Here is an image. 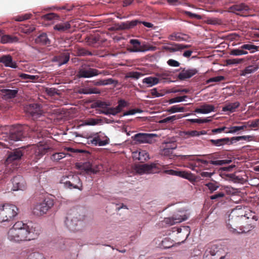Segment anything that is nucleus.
I'll return each instance as SVG.
<instances>
[{"instance_id":"69168bd1","label":"nucleus","mask_w":259,"mask_h":259,"mask_svg":"<svg viewBox=\"0 0 259 259\" xmlns=\"http://www.w3.org/2000/svg\"><path fill=\"white\" fill-rule=\"evenodd\" d=\"M58 90H57L56 88H47L46 89V92L47 93V94L50 96H53L55 95L59 94L58 93Z\"/></svg>"},{"instance_id":"a211bd4d","label":"nucleus","mask_w":259,"mask_h":259,"mask_svg":"<svg viewBox=\"0 0 259 259\" xmlns=\"http://www.w3.org/2000/svg\"><path fill=\"white\" fill-rule=\"evenodd\" d=\"M23 130V127L22 126H18L12 128L9 135L10 140L13 141L22 140L25 137Z\"/></svg>"},{"instance_id":"603ef678","label":"nucleus","mask_w":259,"mask_h":259,"mask_svg":"<svg viewBox=\"0 0 259 259\" xmlns=\"http://www.w3.org/2000/svg\"><path fill=\"white\" fill-rule=\"evenodd\" d=\"M27 224L23 223L22 222H16L14 226L11 228L9 231H12L13 230L17 231L20 229H22V227H27Z\"/></svg>"},{"instance_id":"6e6552de","label":"nucleus","mask_w":259,"mask_h":259,"mask_svg":"<svg viewBox=\"0 0 259 259\" xmlns=\"http://www.w3.org/2000/svg\"><path fill=\"white\" fill-rule=\"evenodd\" d=\"M28 230L26 227H22V229L19 230L9 231L8 238L12 241L19 242L28 240Z\"/></svg>"},{"instance_id":"393cba45","label":"nucleus","mask_w":259,"mask_h":259,"mask_svg":"<svg viewBox=\"0 0 259 259\" xmlns=\"http://www.w3.org/2000/svg\"><path fill=\"white\" fill-rule=\"evenodd\" d=\"M214 111L215 107L214 105L207 103H203L200 105L199 108H196L194 111L197 113L207 114Z\"/></svg>"},{"instance_id":"e2e57ef3","label":"nucleus","mask_w":259,"mask_h":259,"mask_svg":"<svg viewBox=\"0 0 259 259\" xmlns=\"http://www.w3.org/2000/svg\"><path fill=\"white\" fill-rule=\"evenodd\" d=\"M225 194L223 192H218L211 196H210V198L211 200H219L221 198H223L225 196Z\"/></svg>"},{"instance_id":"13d9d810","label":"nucleus","mask_w":259,"mask_h":259,"mask_svg":"<svg viewBox=\"0 0 259 259\" xmlns=\"http://www.w3.org/2000/svg\"><path fill=\"white\" fill-rule=\"evenodd\" d=\"M168 74L167 73H157L156 78L158 79V83L161 81H165L168 79Z\"/></svg>"},{"instance_id":"bb28decb","label":"nucleus","mask_w":259,"mask_h":259,"mask_svg":"<svg viewBox=\"0 0 259 259\" xmlns=\"http://www.w3.org/2000/svg\"><path fill=\"white\" fill-rule=\"evenodd\" d=\"M172 148L168 147L167 148L163 147L162 149L160 150V154L162 156L168 157L169 159H174L176 157L178 156L177 155L174 154L173 150L176 149V146H173ZM180 155L178 156L180 157ZM180 157H181L180 156ZM181 158H180L181 159Z\"/></svg>"},{"instance_id":"6e6d98bb","label":"nucleus","mask_w":259,"mask_h":259,"mask_svg":"<svg viewBox=\"0 0 259 259\" xmlns=\"http://www.w3.org/2000/svg\"><path fill=\"white\" fill-rule=\"evenodd\" d=\"M188 96H178L175 98H171L169 99V103L170 104H172L177 102H180L184 101L186 98H187Z\"/></svg>"},{"instance_id":"39448f33","label":"nucleus","mask_w":259,"mask_h":259,"mask_svg":"<svg viewBox=\"0 0 259 259\" xmlns=\"http://www.w3.org/2000/svg\"><path fill=\"white\" fill-rule=\"evenodd\" d=\"M109 74L107 71H100L98 69L91 68L89 64L83 63L79 67L76 73V76L79 78H90L99 74L107 75Z\"/></svg>"},{"instance_id":"4d7b16f0","label":"nucleus","mask_w":259,"mask_h":259,"mask_svg":"<svg viewBox=\"0 0 259 259\" xmlns=\"http://www.w3.org/2000/svg\"><path fill=\"white\" fill-rule=\"evenodd\" d=\"M243 61V59H229L226 60L227 65H234L240 64Z\"/></svg>"},{"instance_id":"72a5a7b5","label":"nucleus","mask_w":259,"mask_h":259,"mask_svg":"<svg viewBox=\"0 0 259 259\" xmlns=\"http://www.w3.org/2000/svg\"><path fill=\"white\" fill-rule=\"evenodd\" d=\"M89 141L94 145H98L99 146H105L109 143V140L108 139L104 140H101L99 136L95 137L94 138L91 139Z\"/></svg>"},{"instance_id":"3c124183","label":"nucleus","mask_w":259,"mask_h":259,"mask_svg":"<svg viewBox=\"0 0 259 259\" xmlns=\"http://www.w3.org/2000/svg\"><path fill=\"white\" fill-rule=\"evenodd\" d=\"M42 18L47 20H59L60 17L56 14L51 13H49L46 15H44L42 16Z\"/></svg>"},{"instance_id":"9d476101","label":"nucleus","mask_w":259,"mask_h":259,"mask_svg":"<svg viewBox=\"0 0 259 259\" xmlns=\"http://www.w3.org/2000/svg\"><path fill=\"white\" fill-rule=\"evenodd\" d=\"M26 112L29 115L33 120L41 117L44 112L40 105L38 104H31L25 107Z\"/></svg>"},{"instance_id":"a19ab883","label":"nucleus","mask_w":259,"mask_h":259,"mask_svg":"<svg viewBox=\"0 0 259 259\" xmlns=\"http://www.w3.org/2000/svg\"><path fill=\"white\" fill-rule=\"evenodd\" d=\"M230 55L233 56H241L248 54L246 51L243 50L241 46L239 49H233L231 50Z\"/></svg>"},{"instance_id":"5fc2aeb1","label":"nucleus","mask_w":259,"mask_h":259,"mask_svg":"<svg viewBox=\"0 0 259 259\" xmlns=\"http://www.w3.org/2000/svg\"><path fill=\"white\" fill-rule=\"evenodd\" d=\"M244 124L247 125L249 127H257L259 126V119H256L253 120L249 121L248 122H244Z\"/></svg>"},{"instance_id":"f03ea898","label":"nucleus","mask_w":259,"mask_h":259,"mask_svg":"<svg viewBox=\"0 0 259 259\" xmlns=\"http://www.w3.org/2000/svg\"><path fill=\"white\" fill-rule=\"evenodd\" d=\"M181 160H188L189 161H195L196 167L204 168L207 166L208 163H210L215 165H223L224 164H228L231 162L230 160H213L214 158L212 154L210 155H182Z\"/></svg>"},{"instance_id":"20e7f679","label":"nucleus","mask_w":259,"mask_h":259,"mask_svg":"<svg viewBox=\"0 0 259 259\" xmlns=\"http://www.w3.org/2000/svg\"><path fill=\"white\" fill-rule=\"evenodd\" d=\"M53 147L50 141L39 142L32 150L33 153L30 158V164L36 163L44 155L52 152Z\"/></svg>"},{"instance_id":"e433bc0d","label":"nucleus","mask_w":259,"mask_h":259,"mask_svg":"<svg viewBox=\"0 0 259 259\" xmlns=\"http://www.w3.org/2000/svg\"><path fill=\"white\" fill-rule=\"evenodd\" d=\"M143 83L147 84L149 87H152L158 83V79L156 77H147L143 79Z\"/></svg>"},{"instance_id":"9b49d317","label":"nucleus","mask_w":259,"mask_h":259,"mask_svg":"<svg viewBox=\"0 0 259 259\" xmlns=\"http://www.w3.org/2000/svg\"><path fill=\"white\" fill-rule=\"evenodd\" d=\"M156 137L157 135L154 134L138 133L132 138L135 143L137 144H152L155 141L154 138Z\"/></svg>"},{"instance_id":"ddd939ff","label":"nucleus","mask_w":259,"mask_h":259,"mask_svg":"<svg viewBox=\"0 0 259 259\" xmlns=\"http://www.w3.org/2000/svg\"><path fill=\"white\" fill-rule=\"evenodd\" d=\"M76 166L79 169L83 170L88 175L96 174L100 170L99 165L93 166L90 162H87L82 163H77Z\"/></svg>"},{"instance_id":"4468645a","label":"nucleus","mask_w":259,"mask_h":259,"mask_svg":"<svg viewBox=\"0 0 259 259\" xmlns=\"http://www.w3.org/2000/svg\"><path fill=\"white\" fill-rule=\"evenodd\" d=\"M221 253H224V250L220 246L216 244H213L208 248L205 253V259H212L219 257Z\"/></svg>"},{"instance_id":"0e129e2a","label":"nucleus","mask_w":259,"mask_h":259,"mask_svg":"<svg viewBox=\"0 0 259 259\" xmlns=\"http://www.w3.org/2000/svg\"><path fill=\"white\" fill-rule=\"evenodd\" d=\"M205 186H206L208 187V189L211 192L215 191L219 188V186L218 185L216 182L208 183L206 184H205Z\"/></svg>"},{"instance_id":"49530a36","label":"nucleus","mask_w":259,"mask_h":259,"mask_svg":"<svg viewBox=\"0 0 259 259\" xmlns=\"http://www.w3.org/2000/svg\"><path fill=\"white\" fill-rule=\"evenodd\" d=\"M143 74L141 72L132 71L128 72L125 76V78H132L135 79H139Z\"/></svg>"},{"instance_id":"c756f323","label":"nucleus","mask_w":259,"mask_h":259,"mask_svg":"<svg viewBox=\"0 0 259 259\" xmlns=\"http://www.w3.org/2000/svg\"><path fill=\"white\" fill-rule=\"evenodd\" d=\"M258 65L256 64H253L246 67L243 70L240 72V75L242 76H246L247 74L252 73L258 69Z\"/></svg>"},{"instance_id":"7c9ffc66","label":"nucleus","mask_w":259,"mask_h":259,"mask_svg":"<svg viewBox=\"0 0 259 259\" xmlns=\"http://www.w3.org/2000/svg\"><path fill=\"white\" fill-rule=\"evenodd\" d=\"M18 92V90L17 89H3L2 90V93L5 99H10L15 98Z\"/></svg>"},{"instance_id":"052dcab7","label":"nucleus","mask_w":259,"mask_h":259,"mask_svg":"<svg viewBox=\"0 0 259 259\" xmlns=\"http://www.w3.org/2000/svg\"><path fill=\"white\" fill-rule=\"evenodd\" d=\"M189 121L191 123H204L209 122L210 120L207 118L190 119Z\"/></svg>"},{"instance_id":"864d4df0","label":"nucleus","mask_w":259,"mask_h":259,"mask_svg":"<svg viewBox=\"0 0 259 259\" xmlns=\"http://www.w3.org/2000/svg\"><path fill=\"white\" fill-rule=\"evenodd\" d=\"M65 153L63 152L56 153L51 156V158L53 161H58L65 157Z\"/></svg>"},{"instance_id":"7ed1b4c3","label":"nucleus","mask_w":259,"mask_h":259,"mask_svg":"<svg viewBox=\"0 0 259 259\" xmlns=\"http://www.w3.org/2000/svg\"><path fill=\"white\" fill-rule=\"evenodd\" d=\"M84 218V215H81L78 211L68 212L64 221L65 225L70 231H79Z\"/></svg>"},{"instance_id":"aec40b11","label":"nucleus","mask_w":259,"mask_h":259,"mask_svg":"<svg viewBox=\"0 0 259 259\" xmlns=\"http://www.w3.org/2000/svg\"><path fill=\"white\" fill-rule=\"evenodd\" d=\"M12 182L13 184V191L23 190L26 188V183L21 176L18 175L14 177L12 180Z\"/></svg>"},{"instance_id":"c03bdc74","label":"nucleus","mask_w":259,"mask_h":259,"mask_svg":"<svg viewBox=\"0 0 259 259\" xmlns=\"http://www.w3.org/2000/svg\"><path fill=\"white\" fill-rule=\"evenodd\" d=\"M241 48H242L243 50H248L250 53H252L258 51L259 47L251 44H244L241 46Z\"/></svg>"},{"instance_id":"a18cd8bd","label":"nucleus","mask_w":259,"mask_h":259,"mask_svg":"<svg viewBox=\"0 0 259 259\" xmlns=\"http://www.w3.org/2000/svg\"><path fill=\"white\" fill-rule=\"evenodd\" d=\"M5 209L9 210H15V209H16L17 210H18V208L16 206L12 204H1L0 205V210H4Z\"/></svg>"},{"instance_id":"c85d7f7f","label":"nucleus","mask_w":259,"mask_h":259,"mask_svg":"<svg viewBox=\"0 0 259 259\" xmlns=\"http://www.w3.org/2000/svg\"><path fill=\"white\" fill-rule=\"evenodd\" d=\"M23 155L22 150L20 149H16L13 152L9 154L8 156L7 161L8 162H11L12 161L19 159L21 158Z\"/></svg>"},{"instance_id":"bf43d9fd","label":"nucleus","mask_w":259,"mask_h":259,"mask_svg":"<svg viewBox=\"0 0 259 259\" xmlns=\"http://www.w3.org/2000/svg\"><path fill=\"white\" fill-rule=\"evenodd\" d=\"M95 107H99L102 109H105L110 106L109 103L101 101H97L95 104Z\"/></svg>"},{"instance_id":"0eeeda50","label":"nucleus","mask_w":259,"mask_h":259,"mask_svg":"<svg viewBox=\"0 0 259 259\" xmlns=\"http://www.w3.org/2000/svg\"><path fill=\"white\" fill-rule=\"evenodd\" d=\"M61 183L64 184L65 186L69 189H77L79 190L82 189V184L79 177L77 175L70 174L63 176Z\"/></svg>"},{"instance_id":"b1692460","label":"nucleus","mask_w":259,"mask_h":259,"mask_svg":"<svg viewBox=\"0 0 259 259\" xmlns=\"http://www.w3.org/2000/svg\"><path fill=\"white\" fill-rule=\"evenodd\" d=\"M0 63L4 64L6 67L16 68L18 66L15 62L13 61L12 57L10 55H3L0 57Z\"/></svg>"},{"instance_id":"412c9836","label":"nucleus","mask_w":259,"mask_h":259,"mask_svg":"<svg viewBox=\"0 0 259 259\" xmlns=\"http://www.w3.org/2000/svg\"><path fill=\"white\" fill-rule=\"evenodd\" d=\"M180 69L181 71L178 74V77L181 80L191 78L198 72V70L195 68L186 69L181 68Z\"/></svg>"},{"instance_id":"dca6fc26","label":"nucleus","mask_w":259,"mask_h":259,"mask_svg":"<svg viewBox=\"0 0 259 259\" xmlns=\"http://www.w3.org/2000/svg\"><path fill=\"white\" fill-rule=\"evenodd\" d=\"M250 10V8L244 4L235 5L230 8V12L242 16L247 15Z\"/></svg>"},{"instance_id":"79ce46f5","label":"nucleus","mask_w":259,"mask_h":259,"mask_svg":"<svg viewBox=\"0 0 259 259\" xmlns=\"http://www.w3.org/2000/svg\"><path fill=\"white\" fill-rule=\"evenodd\" d=\"M102 122L101 119L88 118L84 120L83 124L85 125H96Z\"/></svg>"},{"instance_id":"5701e85b","label":"nucleus","mask_w":259,"mask_h":259,"mask_svg":"<svg viewBox=\"0 0 259 259\" xmlns=\"http://www.w3.org/2000/svg\"><path fill=\"white\" fill-rule=\"evenodd\" d=\"M171 45V46H164L163 49L170 53H173L177 51H181L182 50L187 49L190 47V45L176 44V43H167Z\"/></svg>"},{"instance_id":"2eb2a0df","label":"nucleus","mask_w":259,"mask_h":259,"mask_svg":"<svg viewBox=\"0 0 259 259\" xmlns=\"http://www.w3.org/2000/svg\"><path fill=\"white\" fill-rule=\"evenodd\" d=\"M54 204V200L48 197L37 202L33 209L34 210H49Z\"/></svg>"},{"instance_id":"de8ad7c7","label":"nucleus","mask_w":259,"mask_h":259,"mask_svg":"<svg viewBox=\"0 0 259 259\" xmlns=\"http://www.w3.org/2000/svg\"><path fill=\"white\" fill-rule=\"evenodd\" d=\"M185 111V108L183 107H180L179 105L172 106L167 109V111L170 113H176L178 112H182Z\"/></svg>"},{"instance_id":"c9c22d12","label":"nucleus","mask_w":259,"mask_h":259,"mask_svg":"<svg viewBox=\"0 0 259 259\" xmlns=\"http://www.w3.org/2000/svg\"><path fill=\"white\" fill-rule=\"evenodd\" d=\"M74 55L76 56H92L93 54L85 49L76 47L74 50Z\"/></svg>"},{"instance_id":"423d86ee","label":"nucleus","mask_w":259,"mask_h":259,"mask_svg":"<svg viewBox=\"0 0 259 259\" xmlns=\"http://www.w3.org/2000/svg\"><path fill=\"white\" fill-rule=\"evenodd\" d=\"M252 137L251 136H242L232 138L226 137L216 140L210 139L208 141L213 146L221 147L224 145H231L234 143L240 140L250 141L252 140Z\"/></svg>"},{"instance_id":"09e8293b","label":"nucleus","mask_w":259,"mask_h":259,"mask_svg":"<svg viewBox=\"0 0 259 259\" xmlns=\"http://www.w3.org/2000/svg\"><path fill=\"white\" fill-rule=\"evenodd\" d=\"M118 105L116 107V110H118L117 112L119 113L122 111V109L127 107L128 103L124 100L120 99L118 101Z\"/></svg>"},{"instance_id":"58836bf2","label":"nucleus","mask_w":259,"mask_h":259,"mask_svg":"<svg viewBox=\"0 0 259 259\" xmlns=\"http://www.w3.org/2000/svg\"><path fill=\"white\" fill-rule=\"evenodd\" d=\"M243 125L241 126H232L229 127V130L227 133H229L230 134H234L238 133L240 131L246 130L247 127V125L244 124V122L242 123Z\"/></svg>"},{"instance_id":"2f4dec72","label":"nucleus","mask_w":259,"mask_h":259,"mask_svg":"<svg viewBox=\"0 0 259 259\" xmlns=\"http://www.w3.org/2000/svg\"><path fill=\"white\" fill-rule=\"evenodd\" d=\"M70 27L71 25L69 22L66 21L56 24L54 26V29L60 32H63L70 29Z\"/></svg>"},{"instance_id":"680f3d73","label":"nucleus","mask_w":259,"mask_h":259,"mask_svg":"<svg viewBox=\"0 0 259 259\" xmlns=\"http://www.w3.org/2000/svg\"><path fill=\"white\" fill-rule=\"evenodd\" d=\"M67 241L64 239H60L58 243L57 247L61 250H65L67 248Z\"/></svg>"},{"instance_id":"1a4fd4ad","label":"nucleus","mask_w":259,"mask_h":259,"mask_svg":"<svg viewBox=\"0 0 259 259\" xmlns=\"http://www.w3.org/2000/svg\"><path fill=\"white\" fill-rule=\"evenodd\" d=\"M162 169V166L159 163L143 164L137 166L136 170L139 174L158 173Z\"/></svg>"},{"instance_id":"338daca9","label":"nucleus","mask_w":259,"mask_h":259,"mask_svg":"<svg viewBox=\"0 0 259 259\" xmlns=\"http://www.w3.org/2000/svg\"><path fill=\"white\" fill-rule=\"evenodd\" d=\"M204 134H205L204 131H201V132H198L195 130L188 131V132H186V135L190 136L191 137H197V136H199L200 135H203Z\"/></svg>"},{"instance_id":"f3484780","label":"nucleus","mask_w":259,"mask_h":259,"mask_svg":"<svg viewBox=\"0 0 259 259\" xmlns=\"http://www.w3.org/2000/svg\"><path fill=\"white\" fill-rule=\"evenodd\" d=\"M28 230V240L35 239L37 238L40 233V227L36 224L33 225L32 222L27 224L26 227Z\"/></svg>"},{"instance_id":"cd10ccee","label":"nucleus","mask_w":259,"mask_h":259,"mask_svg":"<svg viewBox=\"0 0 259 259\" xmlns=\"http://www.w3.org/2000/svg\"><path fill=\"white\" fill-rule=\"evenodd\" d=\"M130 44L133 46V52H141L149 50L146 46L141 47V43L138 39H132L130 40Z\"/></svg>"},{"instance_id":"6ab92c4d","label":"nucleus","mask_w":259,"mask_h":259,"mask_svg":"<svg viewBox=\"0 0 259 259\" xmlns=\"http://www.w3.org/2000/svg\"><path fill=\"white\" fill-rule=\"evenodd\" d=\"M143 23L144 26L150 28L152 26V24L150 23L147 22H141L138 20H134L131 21H126L121 23L119 26V28L121 29H129L133 28L136 26L138 24Z\"/></svg>"},{"instance_id":"f257e3e1","label":"nucleus","mask_w":259,"mask_h":259,"mask_svg":"<svg viewBox=\"0 0 259 259\" xmlns=\"http://www.w3.org/2000/svg\"><path fill=\"white\" fill-rule=\"evenodd\" d=\"M233 212L234 211H231L230 213L226 214V218H228V219H226V224L228 229L235 234H240L248 232L253 228V226L249 225L248 230L245 231L243 230V229L244 227V226H241L239 227V230L241 231H238L236 229L233 227V226L237 228L239 225L242 224L244 220L249 219L250 218L255 221H257L258 220L257 217L255 215V211H250L248 214L246 213L244 215H237L233 214Z\"/></svg>"},{"instance_id":"8fccbe9b","label":"nucleus","mask_w":259,"mask_h":259,"mask_svg":"<svg viewBox=\"0 0 259 259\" xmlns=\"http://www.w3.org/2000/svg\"><path fill=\"white\" fill-rule=\"evenodd\" d=\"M149 159V154L146 151L142 150L139 152L138 159L141 161V162H144Z\"/></svg>"},{"instance_id":"4c0bfd02","label":"nucleus","mask_w":259,"mask_h":259,"mask_svg":"<svg viewBox=\"0 0 259 259\" xmlns=\"http://www.w3.org/2000/svg\"><path fill=\"white\" fill-rule=\"evenodd\" d=\"M174 243L169 238H165L161 242V247L164 249H168L172 247Z\"/></svg>"},{"instance_id":"f8f14e48","label":"nucleus","mask_w":259,"mask_h":259,"mask_svg":"<svg viewBox=\"0 0 259 259\" xmlns=\"http://www.w3.org/2000/svg\"><path fill=\"white\" fill-rule=\"evenodd\" d=\"M188 217L189 216L186 214H174L170 217L165 218L162 223L165 224L167 226H170L187 220Z\"/></svg>"},{"instance_id":"a878e982","label":"nucleus","mask_w":259,"mask_h":259,"mask_svg":"<svg viewBox=\"0 0 259 259\" xmlns=\"http://www.w3.org/2000/svg\"><path fill=\"white\" fill-rule=\"evenodd\" d=\"M18 214L16 211H0V223L9 222Z\"/></svg>"},{"instance_id":"4be33fe9","label":"nucleus","mask_w":259,"mask_h":259,"mask_svg":"<svg viewBox=\"0 0 259 259\" xmlns=\"http://www.w3.org/2000/svg\"><path fill=\"white\" fill-rule=\"evenodd\" d=\"M70 59V53L65 51L63 52L58 55L54 57L53 59V62H57L59 66L66 64Z\"/></svg>"},{"instance_id":"ea45409f","label":"nucleus","mask_w":259,"mask_h":259,"mask_svg":"<svg viewBox=\"0 0 259 259\" xmlns=\"http://www.w3.org/2000/svg\"><path fill=\"white\" fill-rule=\"evenodd\" d=\"M24 259H46L44 254L37 251L30 252L27 257Z\"/></svg>"},{"instance_id":"774afa93","label":"nucleus","mask_w":259,"mask_h":259,"mask_svg":"<svg viewBox=\"0 0 259 259\" xmlns=\"http://www.w3.org/2000/svg\"><path fill=\"white\" fill-rule=\"evenodd\" d=\"M168 38L171 40L180 41L183 39L178 33H174L168 36Z\"/></svg>"},{"instance_id":"473e14b6","label":"nucleus","mask_w":259,"mask_h":259,"mask_svg":"<svg viewBox=\"0 0 259 259\" xmlns=\"http://www.w3.org/2000/svg\"><path fill=\"white\" fill-rule=\"evenodd\" d=\"M19 39L17 37L11 35H3L1 37V42L2 44L16 42Z\"/></svg>"},{"instance_id":"37998d69","label":"nucleus","mask_w":259,"mask_h":259,"mask_svg":"<svg viewBox=\"0 0 259 259\" xmlns=\"http://www.w3.org/2000/svg\"><path fill=\"white\" fill-rule=\"evenodd\" d=\"M239 105L240 104L238 102L228 104L223 108V111H229L233 112L239 106Z\"/></svg>"},{"instance_id":"f704fd0d","label":"nucleus","mask_w":259,"mask_h":259,"mask_svg":"<svg viewBox=\"0 0 259 259\" xmlns=\"http://www.w3.org/2000/svg\"><path fill=\"white\" fill-rule=\"evenodd\" d=\"M37 44L42 45H47L50 44V41L46 33H42L35 39Z\"/></svg>"}]
</instances>
